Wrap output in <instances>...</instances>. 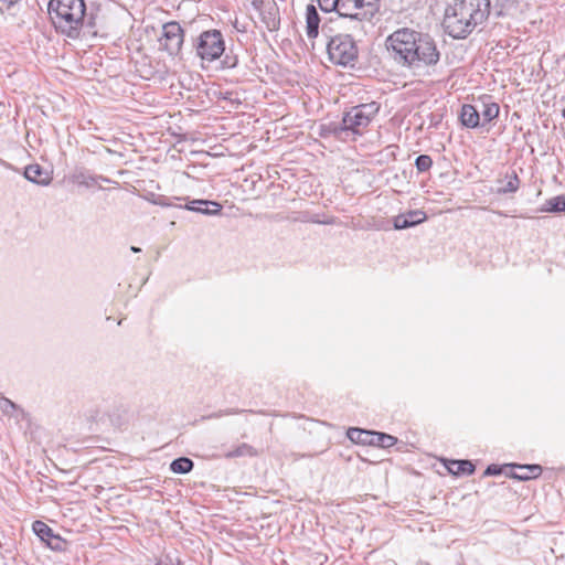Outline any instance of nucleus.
<instances>
[{
	"label": "nucleus",
	"mask_w": 565,
	"mask_h": 565,
	"mask_svg": "<svg viewBox=\"0 0 565 565\" xmlns=\"http://www.w3.org/2000/svg\"><path fill=\"white\" fill-rule=\"evenodd\" d=\"M489 14V0H455L446 9L444 26L451 38L466 39Z\"/></svg>",
	"instance_id": "obj_1"
},
{
	"label": "nucleus",
	"mask_w": 565,
	"mask_h": 565,
	"mask_svg": "<svg viewBox=\"0 0 565 565\" xmlns=\"http://www.w3.org/2000/svg\"><path fill=\"white\" fill-rule=\"evenodd\" d=\"M47 11L54 26L70 38H77L84 23V0H51Z\"/></svg>",
	"instance_id": "obj_2"
},
{
	"label": "nucleus",
	"mask_w": 565,
	"mask_h": 565,
	"mask_svg": "<svg viewBox=\"0 0 565 565\" xmlns=\"http://www.w3.org/2000/svg\"><path fill=\"white\" fill-rule=\"evenodd\" d=\"M326 12L337 11L341 17L359 22L371 21L379 11V0H317Z\"/></svg>",
	"instance_id": "obj_3"
},
{
	"label": "nucleus",
	"mask_w": 565,
	"mask_h": 565,
	"mask_svg": "<svg viewBox=\"0 0 565 565\" xmlns=\"http://www.w3.org/2000/svg\"><path fill=\"white\" fill-rule=\"evenodd\" d=\"M423 34L409 28H402L386 38L385 45L397 63L406 65L409 62V57L413 58L415 56L412 51L418 38H422Z\"/></svg>",
	"instance_id": "obj_4"
},
{
	"label": "nucleus",
	"mask_w": 565,
	"mask_h": 565,
	"mask_svg": "<svg viewBox=\"0 0 565 565\" xmlns=\"http://www.w3.org/2000/svg\"><path fill=\"white\" fill-rule=\"evenodd\" d=\"M327 52L331 62L348 65L358 57V47L349 34H338L327 42Z\"/></svg>",
	"instance_id": "obj_5"
},
{
	"label": "nucleus",
	"mask_w": 565,
	"mask_h": 565,
	"mask_svg": "<svg viewBox=\"0 0 565 565\" xmlns=\"http://www.w3.org/2000/svg\"><path fill=\"white\" fill-rule=\"evenodd\" d=\"M379 109L380 106L374 102L352 107L342 119L343 127L341 130H352L359 134L361 129L370 125Z\"/></svg>",
	"instance_id": "obj_6"
},
{
	"label": "nucleus",
	"mask_w": 565,
	"mask_h": 565,
	"mask_svg": "<svg viewBox=\"0 0 565 565\" xmlns=\"http://www.w3.org/2000/svg\"><path fill=\"white\" fill-rule=\"evenodd\" d=\"M414 57H409L406 66L419 68L423 66H430L437 64L439 61V52L433 38L428 34H423L418 38L415 47L413 49Z\"/></svg>",
	"instance_id": "obj_7"
},
{
	"label": "nucleus",
	"mask_w": 565,
	"mask_h": 565,
	"mask_svg": "<svg viewBox=\"0 0 565 565\" xmlns=\"http://www.w3.org/2000/svg\"><path fill=\"white\" fill-rule=\"evenodd\" d=\"M225 50L223 36L220 31H205L199 36L196 53L202 60L214 61Z\"/></svg>",
	"instance_id": "obj_8"
},
{
	"label": "nucleus",
	"mask_w": 565,
	"mask_h": 565,
	"mask_svg": "<svg viewBox=\"0 0 565 565\" xmlns=\"http://www.w3.org/2000/svg\"><path fill=\"white\" fill-rule=\"evenodd\" d=\"M160 47L166 50L170 55L180 52L183 43V30L178 22L166 23L162 28V36L159 40Z\"/></svg>",
	"instance_id": "obj_9"
},
{
	"label": "nucleus",
	"mask_w": 565,
	"mask_h": 565,
	"mask_svg": "<svg viewBox=\"0 0 565 565\" xmlns=\"http://www.w3.org/2000/svg\"><path fill=\"white\" fill-rule=\"evenodd\" d=\"M33 531L51 550L58 552L65 550L66 542L58 535H55L52 529L44 522L35 521L33 523Z\"/></svg>",
	"instance_id": "obj_10"
},
{
	"label": "nucleus",
	"mask_w": 565,
	"mask_h": 565,
	"mask_svg": "<svg viewBox=\"0 0 565 565\" xmlns=\"http://www.w3.org/2000/svg\"><path fill=\"white\" fill-rule=\"evenodd\" d=\"M427 220V215L422 210L408 211L394 217L393 225L395 230H404L418 225Z\"/></svg>",
	"instance_id": "obj_11"
},
{
	"label": "nucleus",
	"mask_w": 565,
	"mask_h": 565,
	"mask_svg": "<svg viewBox=\"0 0 565 565\" xmlns=\"http://www.w3.org/2000/svg\"><path fill=\"white\" fill-rule=\"evenodd\" d=\"M510 466L518 470V471L512 472L511 477L513 479H518V480H522V481L535 479V478L540 477L543 471V469L540 465L512 463Z\"/></svg>",
	"instance_id": "obj_12"
},
{
	"label": "nucleus",
	"mask_w": 565,
	"mask_h": 565,
	"mask_svg": "<svg viewBox=\"0 0 565 565\" xmlns=\"http://www.w3.org/2000/svg\"><path fill=\"white\" fill-rule=\"evenodd\" d=\"M24 177L36 184L47 185L52 178L49 171L44 170L39 164H30L24 170Z\"/></svg>",
	"instance_id": "obj_13"
},
{
	"label": "nucleus",
	"mask_w": 565,
	"mask_h": 565,
	"mask_svg": "<svg viewBox=\"0 0 565 565\" xmlns=\"http://www.w3.org/2000/svg\"><path fill=\"white\" fill-rule=\"evenodd\" d=\"M497 183L499 184L495 190L498 194L514 193L520 188V179L515 171L507 173L503 179H498Z\"/></svg>",
	"instance_id": "obj_14"
},
{
	"label": "nucleus",
	"mask_w": 565,
	"mask_h": 565,
	"mask_svg": "<svg viewBox=\"0 0 565 565\" xmlns=\"http://www.w3.org/2000/svg\"><path fill=\"white\" fill-rule=\"evenodd\" d=\"M320 18L313 4H309L306 10V32L309 39H315L319 34Z\"/></svg>",
	"instance_id": "obj_15"
},
{
	"label": "nucleus",
	"mask_w": 565,
	"mask_h": 565,
	"mask_svg": "<svg viewBox=\"0 0 565 565\" xmlns=\"http://www.w3.org/2000/svg\"><path fill=\"white\" fill-rule=\"evenodd\" d=\"M186 207L191 211L201 212L206 215H216L222 211L221 204L206 200H194Z\"/></svg>",
	"instance_id": "obj_16"
},
{
	"label": "nucleus",
	"mask_w": 565,
	"mask_h": 565,
	"mask_svg": "<svg viewBox=\"0 0 565 565\" xmlns=\"http://www.w3.org/2000/svg\"><path fill=\"white\" fill-rule=\"evenodd\" d=\"M460 120L468 128H477L480 125V113L472 105H463L460 111Z\"/></svg>",
	"instance_id": "obj_17"
},
{
	"label": "nucleus",
	"mask_w": 565,
	"mask_h": 565,
	"mask_svg": "<svg viewBox=\"0 0 565 565\" xmlns=\"http://www.w3.org/2000/svg\"><path fill=\"white\" fill-rule=\"evenodd\" d=\"M350 440L356 444L371 445L374 440V431L364 430L361 428H350L347 433Z\"/></svg>",
	"instance_id": "obj_18"
},
{
	"label": "nucleus",
	"mask_w": 565,
	"mask_h": 565,
	"mask_svg": "<svg viewBox=\"0 0 565 565\" xmlns=\"http://www.w3.org/2000/svg\"><path fill=\"white\" fill-rule=\"evenodd\" d=\"M447 468L452 475H471L475 471V466L469 460H452Z\"/></svg>",
	"instance_id": "obj_19"
},
{
	"label": "nucleus",
	"mask_w": 565,
	"mask_h": 565,
	"mask_svg": "<svg viewBox=\"0 0 565 565\" xmlns=\"http://www.w3.org/2000/svg\"><path fill=\"white\" fill-rule=\"evenodd\" d=\"M258 456V451L248 444H241L235 447L233 450L226 452L224 455L225 458H237V457H256Z\"/></svg>",
	"instance_id": "obj_20"
},
{
	"label": "nucleus",
	"mask_w": 565,
	"mask_h": 565,
	"mask_svg": "<svg viewBox=\"0 0 565 565\" xmlns=\"http://www.w3.org/2000/svg\"><path fill=\"white\" fill-rule=\"evenodd\" d=\"M543 212H565V195H557L547 200L542 209Z\"/></svg>",
	"instance_id": "obj_21"
},
{
	"label": "nucleus",
	"mask_w": 565,
	"mask_h": 565,
	"mask_svg": "<svg viewBox=\"0 0 565 565\" xmlns=\"http://www.w3.org/2000/svg\"><path fill=\"white\" fill-rule=\"evenodd\" d=\"M192 468L193 461L186 457L174 459L170 465V469L174 473H188L192 470Z\"/></svg>",
	"instance_id": "obj_22"
},
{
	"label": "nucleus",
	"mask_w": 565,
	"mask_h": 565,
	"mask_svg": "<svg viewBox=\"0 0 565 565\" xmlns=\"http://www.w3.org/2000/svg\"><path fill=\"white\" fill-rule=\"evenodd\" d=\"M499 115V105L497 103H483V109L480 115L482 117L483 124L490 122Z\"/></svg>",
	"instance_id": "obj_23"
},
{
	"label": "nucleus",
	"mask_w": 565,
	"mask_h": 565,
	"mask_svg": "<svg viewBox=\"0 0 565 565\" xmlns=\"http://www.w3.org/2000/svg\"><path fill=\"white\" fill-rule=\"evenodd\" d=\"M397 439L391 435L384 433H375L374 431V446H379L382 448H390L396 444Z\"/></svg>",
	"instance_id": "obj_24"
},
{
	"label": "nucleus",
	"mask_w": 565,
	"mask_h": 565,
	"mask_svg": "<svg viewBox=\"0 0 565 565\" xmlns=\"http://www.w3.org/2000/svg\"><path fill=\"white\" fill-rule=\"evenodd\" d=\"M433 160L427 154H420L416 158L415 166L419 172H425L431 168Z\"/></svg>",
	"instance_id": "obj_25"
},
{
	"label": "nucleus",
	"mask_w": 565,
	"mask_h": 565,
	"mask_svg": "<svg viewBox=\"0 0 565 565\" xmlns=\"http://www.w3.org/2000/svg\"><path fill=\"white\" fill-rule=\"evenodd\" d=\"M499 473H501V468L497 465H490L484 471V475L488 476H495Z\"/></svg>",
	"instance_id": "obj_26"
},
{
	"label": "nucleus",
	"mask_w": 565,
	"mask_h": 565,
	"mask_svg": "<svg viewBox=\"0 0 565 565\" xmlns=\"http://www.w3.org/2000/svg\"><path fill=\"white\" fill-rule=\"evenodd\" d=\"M9 408L14 409L15 405L11 401L4 399L3 406H2L3 412L9 413Z\"/></svg>",
	"instance_id": "obj_27"
},
{
	"label": "nucleus",
	"mask_w": 565,
	"mask_h": 565,
	"mask_svg": "<svg viewBox=\"0 0 565 565\" xmlns=\"http://www.w3.org/2000/svg\"><path fill=\"white\" fill-rule=\"evenodd\" d=\"M264 0H250V4L254 9L259 10Z\"/></svg>",
	"instance_id": "obj_28"
},
{
	"label": "nucleus",
	"mask_w": 565,
	"mask_h": 565,
	"mask_svg": "<svg viewBox=\"0 0 565 565\" xmlns=\"http://www.w3.org/2000/svg\"><path fill=\"white\" fill-rule=\"evenodd\" d=\"M231 414H236V412H233V411H225V412H222L217 415L218 416H222V415H231Z\"/></svg>",
	"instance_id": "obj_29"
},
{
	"label": "nucleus",
	"mask_w": 565,
	"mask_h": 565,
	"mask_svg": "<svg viewBox=\"0 0 565 565\" xmlns=\"http://www.w3.org/2000/svg\"><path fill=\"white\" fill-rule=\"evenodd\" d=\"M130 249L134 253H139L140 252V248L139 247H135V246H132Z\"/></svg>",
	"instance_id": "obj_30"
},
{
	"label": "nucleus",
	"mask_w": 565,
	"mask_h": 565,
	"mask_svg": "<svg viewBox=\"0 0 565 565\" xmlns=\"http://www.w3.org/2000/svg\"><path fill=\"white\" fill-rule=\"evenodd\" d=\"M563 116H564V118H565V109L563 110Z\"/></svg>",
	"instance_id": "obj_31"
}]
</instances>
